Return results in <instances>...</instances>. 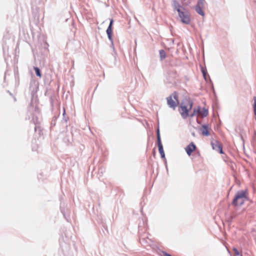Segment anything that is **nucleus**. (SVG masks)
I'll list each match as a JSON object with an SVG mask.
<instances>
[{"label":"nucleus","instance_id":"f257e3e1","mask_svg":"<svg viewBox=\"0 0 256 256\" xmlns=\"http://www.w3.org/2000/svg\"><path fill=\"white\" fill-rule=\"evenodd\" d=\"M249 200L248 192L247 190H238L232 201V204L234 206H241Z\"/></svg>","mask_w":256,"mask_h":256},{"label":"nucleus","instance_id":"7ed1b4c3","mask_svg":"<svg viewBox=\"0 0 256 256\" xmlns=\"http://www.w3.org/2000/svg\"><path fill=\"white\" fill-rule=\"evenodd\" d=\"M188 104L189 105L188 108L185 105H184L183 104H182L180 106V112L183 118H186L188 116H190V115L188 114V112L192 108V102L190 100H188Z\"/></svg>","mask_w":256,"mask_h":256},{"label":"nucleus","instance_id":"1a4fd4ad","mask_svg":"<svg viewBox=\"0 0 256 256\" xmlns=\"http://www.w3.org/2000/svg\"><path fill=\"white\" fill-rule=\"evenodd\" d=\"M201 132L202 135L205 136H208L210 135V133L208 126L206 124L202 125L201 128Z\"/></svg>","mask_w":256,"mask_h":256},{"label":"nucleus","instance_id":"9b49d317","mask_svg":"<svg viewBox=\"0 0 256 256\" xmlns=\"http://www.w3.org/2000/svg\"><path fill=\"white\" fill-rule=\"evenodd\" d=\"M204 8H200V7H197L196 6L195 10L197 13H198L200 16H204V12L203 11Z\"/></svg>","mask_w":256,"mask_h":256},{"label":"nucleus","instance_id":"6ab92c4d","mask_svg":"<svg viewBox=\"0 0 256 256\" xmlns=\"http://www.w3.org/2000/svg\"><path fill=\"white\" fill-rule=\"evenodd\" d=\"M233 250L234 252V254L236 255L239 256L240 254L238 250L236 248H234Z\"/></svg>","mask_w":256,"mask_h":256},{"label":"nucleus","instance_id":"aec40b11","mask_svg":"<svg viewBox=\"0 0 256 256\" xmlns=\"http://www.w3.org/2000/svg\"><path fill=\"white\" fill-rule=\"evenodd\" d=\"M164 256H172L170 254H168L166 252H164Z\"/></svg>","mask_w":256,"mask_h":256},{"label":"nucleus","instance_id":"39448f33","mask_svg":"<svg viewBox=\"0 0 256 256\" xmlns=\"http://www.w3.org/2000/svg\"><path fill=\"white\" fill-rule=\"evenodd\" d=\"M196 113L200 114L202 117H206L208 116V112L206 108H204L201 110L200 106H198L197 108H194V112L190 114V116L193 117Z\"/></svg>","mask_w":256,"mask_h":256},{"label":"nucleus","instance_id":"0eeeda50","mask_svg":"<svg viewBox=\"0 0 256 256\" xmlns=\"http://www.w3.org/2000/svg\"><path fill=\"white\" fill-rule=\"evenodd\" d=\"M211 144L213 150L219 152L220 154H223L222 146L220 142L214 140L211 142Z\"/></svg>","mask_w":256,"mask_h":256},{"label":"nucleus","instance_id":"6e6552de","mask_svg":"<svg viewBox=\"0 0 256 256\" xmlns=\"http://www.w3.org/2000/svg\"><path fill=\"white\" fill-rule=\"evenodd\" d=\"M196 149V146L193 142L189 144L186 148L185 150L188 156H190L192 152Z\"/></svg>","mask_w":256,"mask_h":256},{"label":"nucleus","instance_id":"2eb2a0df","mask_svg":"<svg viewBox=\"0 0 256 256\" xmlns=\"http://www.w3.org/2000/svg\"><path fill=\"white\" fill-rule=\"evenodd\" d=\"M34 70H35L36 75L40 77L41 76V74H40V70L39 69V68H38V67H34Z\"/></svg>","mask_w":256,"mask_h":256},{"label":"nucleus","instance_id":"ddd939ff","mask_svg":"<svg viewBox=\"0 0 256 256\" xmlns=\"http://www.w3.org/2000/svg\"><path fill=\"white\" fill-rule=\"evenodd\" d=\"M205 0H198L197 4L196 6L204 8Z\"/></svg>","mask_w":256,"mask_h":256},{"label":"nucleus","instance_id":"a211bd4d","mask_svg":"<svg viewBox=\"0 0 256 256\" xmlns=\"http://www.w3.org/2000/svg\"><path fill=\"white\" fill-rule=\"evenodd\" d=\"M254 114L256 116V97L254 98Z\"/></svg>","mask_w":256,"mask_h":256},{"label":"nucleus","instance_id":"dca6fc26","mask_svg":"<svg viewBox=\"0 0 256 256\" xmlns=\"http://www.w3.org/2000/svg\"><path fill=\"white\" fill-rule=\"evenodd\" d=\"M202 72L203 74V76H204V78L206 80V74L207 73L206 70V68H202Z\"/></svg>","mask_w":256,"mask_h":256},{"label":"nucleus","instance_id":"423d86ee","mask_svg":"<svg viewBox=\"0 0 256 256\" xmlns=\"http://www.w3.org/2000/svg\"><path fill=\"white\" fill-rule=\"evenodd\" d=\"M113 22H114L113 20L111 19L110 20V23L109 24V26L106 30L108 40L111 42L112 46V48H114L113 40L112 38V26Z\"/></svg>","mask_w":256,"mask_h":256},{"label":"nucleus","instance_id":"f03ea898","mask_svg":"<svg viewBox=\"0 0 256 256\" xmlns=\"http://www.w3.org/2000/svg\"><path fill=\"white\" fill-rule=\"evenodd\" d=\"M166 101L168 106L174 110H175L179 104L178 92H174L172 93L169 96L166 98Z\"/></svg>","mask_w":256,"mask_h":256},{"label":"nucleus","instance_id":"f8f14e48","mask_svg":"<svg viewBox=\"0 0 256 256\" xmlns=\"http://www.w3.org/2000/svg\"><path fill=\"white\" fill-rule=\"evenodd\" d=\"M172 5H173L174 8L175 10H177L178 8H180V10H181V8H182L183 10L184 9V8H182V6H180V4H178V2L176 0L173 1Z\"/></svg>","mask_w":256,"mask_h":256},{"label":"nucleus","instance_id":"f3484780","mask_svg":"<svg viewBox=\"0 0 256 256\" xmlns=\"http://www.w3.org/2000/svg\"><path fill=\"white\" fill-rule=\"evenodd\" d=\"M156 135H157L158 142H161L160 134V130H159L158 128L157 130V131H156Z\"/></svg>","mask_w":256,"mask_h":256},{"label":"nucleus","instance_id":"9d476101","mask_svg":"<svg viewBox=\"0 0 256 256\" xmlns=\"http://www.w3.org/2000/svg\"><path fill=\"white\" fill-rule=\"evenodd\" d=\"M158 150H159L160 154L161 156V157L162 158H165V154H164V150L163 149V146L162 144V142H158Z\"/></svg>","mask_w":256,"mask_h":256},{"label":"nucleus","instance_id":"4468645a","mask_svg":"<svg viewBox=\"0 0 256 256\" xmlns=\"http://www.w3.org/2000/svg\"><path fill=\"white\" fill-rule=\"evenodd\" d=\"M159 53L160 60H164L166 58V52L164 50H161L159 51Z\"/></svg>","mask_w":256,"mask_h":256},{"label":"nucleus","instance_id":"20e7f679","mask_svg":"<svg viewBox=\"0 0 256 256\" xmlns=\"http://www.w3.org/2000/svg\"><path fill=\"white\" fill-rule=\"evenodd\" d=\"M177 12L178 13V16L182 23L186 24H190V18L188 12H184L180 8L177 9Z\"/></svg>","mask_w":256,"mask_h":256}]
</instances>
